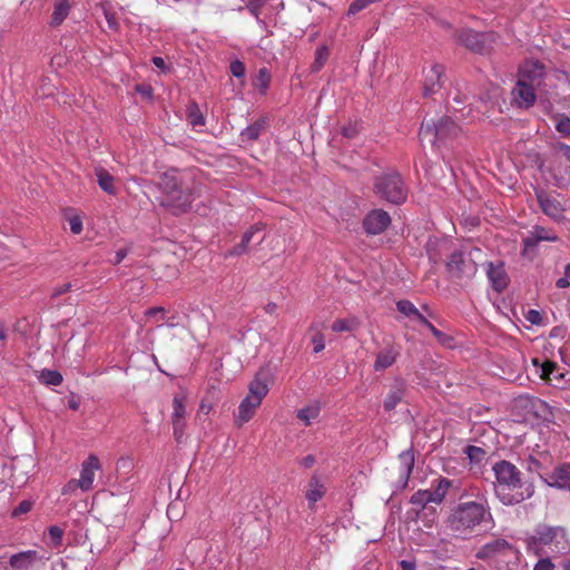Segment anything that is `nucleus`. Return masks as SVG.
<instances>
[{
  "instance_id": "e433bc0d",
  "label": "nucleus",
  "mask_w": 570,
  "mask_h": 570,
  "mask_svg": "<svg viewBox=\"0 0 570 570\" xmlns=\"http://www.w3.org/2000/svg\"><path fill=\"white\" fill-rule=\"evenodd\" d=\"M309 331L314 332L312 336V343L314 345V353H320L325 348V338L324 335L320 332L316 325H312Z\"/></svg>"
},
{
  "instance_id": "f8f14e48",
  "label": "nucleus",
  "mask_w": 570,
  "mask_h": 570,
  "mask_svg": "<svg viewBox=\"0 0 570 570\" xmlns=\"http://www.w3.org/2000/svg\"><path fill=\"white\" fill-rule=\"evenodd\" d=\"M459 41L464 45L466 48L476 51L483 52L487 47V41L491 38L489 33H480L473 30L466 29L462 30L459 35Z\"/></svg>"
},
{
  "instance_id": "412c9836",
  "label": "nucleus",
  "mask_w": 570,
  "mask_h": 570,
  "mask_svg": "<svg viewBox=\"0 0 570 570\" xmlns=\"http://www.w3.org/2000/svg\"><path fill=\"white\" fill-rule=\"evenodd\" d=\"M532 364L537 368V374H539L542 380L552 381V375L558 380L563 377L562 373H556L557 365L551 361L540 363L539 358H533Z\"/></svg>"
},
{
  "instance_id": "49530a36",
  "label": "nucleus",
  "mask_w": 570,
  "mask_h": 570,
  "mask_svg": "<svg viewBox=\"0 0 570 570\" xmlns=\"http://www.w3.org/2000/svg\"><path fill=\"white\" fill-rule=\"evenodd\" d=\"M533 570H554V564L550 558H541L535 564Z\"/></svg>"
},
{
  "instance_id": "680f3d73",
  "label": "nucleus",
  "mask_w": 570,
  "mask_h": 570,
  "mask_svg": "<svg viewBox=\"0 0 570 570\" xmlns=\"http://www.w3.org/2000/svg\"><path fill=\"white\" fill-rule=\"evenodd\" d=\"M400 566L403 570H416L415 569V563L412 562V561H409V560H402L400 562Z\"/></svg>"
},
{
  "instance_id": "4d7b16f0",
  "label": "nucleus",
  "mask_w": 570,
  "mask_h": 570,
  "mask_svg": "<svg viewBox=\"0 0 570 570\" xmlns=\"http://www.w3.org/2000/svg\"><path fill=\"white\" fill-rule=\"evenodd\" d=\"M557 287L558 288H567L570 286V277H567L564 275V277H560L557 283H556Z\"/></svg>"
},
{
  "instance_id": "c756f323",
  "label": "nucleus",
  "mask_w": 570,
  "mask_h": 570,
  "mask_svg": "<svg viewBox=\"0 0 570 570\" xmlns=\"http://www.w3.org/2000/svg\"><path fill=\"white\" fill-rule=\"evenodd\" d=\"M266 121L264 119L257 120L254 124L249 125L242 131V137L245 140H255L259 137L262 131L264 130Z\"/></svg>"
},
{
  "instance_id": "473e14b6",
  "label": "nucleus",
  "mask_w": 570,
  "mask_h": 570,
  "mask_svg": "<svg viewBox=\"0 0 570 570\" xmlns=\"http://www.w3.org/2000/svg\"><path fill=\"white\" fill-rule=\"evenodd\" d=\"M330 51L326 46H321L315 50V58L312 65V70L314 72L320 71L328 59Z\"/></svg>"
},
{
  "instance_id": "0eeeda50",
  "label": "nucleus",
  "mask_w": 570,
  "mask_h": 570,
  "mask_svg": "<svg viewBox=\"0 0 570 570\" xmlns=\"http://www.w3.org/2000/svg\"><path fill=\"white\" fill-rule=\"evenodd\" d=\"M374 191L382 199L401 204L406 199V188L400 175L394 171L382 174L374 181Z\"/></svg>"
},
{
  "instance_id": "c9c22d12",
  "label": "nucleus",
  "mask_w": 570,
  "mask_h": 570,
  "mask_svg": "<svg viewBox=\"0 0 570 570\" xmlns=\"http://www.w3.org/2000/svg\"><path fill=\"white\" fill-rule=\"evenodd\" d=\"M414 504L425 505L428 503H434V495L431 490L417 491L411 499Z\"/></svg>"
},
{
  "instance_id": "09e8293b",
  "label": "nucleus",
  "mask_w": 570,
  "mask_h": 570,
  "mask_svg": "<svg viewBox=\"0 0 570 570\" xmlns=\"http://www.w3.org/2000/svg\"><path fill=\"white\" fill-rule=\"evenodd\" d=\"M175 438L180 441L184 436L185 423L184 420H173Z\"/></svg>"
},
{
  "instance_id": "58836bf2",
  "label": "nucleus",
  "mask_w": 570,
  "mask_h": 570,
  "mask_svg": "<svg viewBox=\"0 0 570 570\" xmlns=\"http://www.w3.org/2000/svg\"><path fill=\"white\" fill-rule=\"evenodd\" d=\"M465 453L471 462L479 463L485 456V451L479 446L469 445L465 449Z\"/></svg>"
},
{
  "instance_id": "1a4fd4ad",
  "label": "nucleus",
  "mask_w": 570,
  "mask_h": 570,
  "mask_svg": "<svg viewBox=\"0 0 570 570\" xmlns=\"http://www.w3.org/2000/svg\"><path fill=\"white\" fill-rule=\"evenodd\" d=\"M101 469L97 455L90 454L81 464L80 476L77 480L82 491H89L94 487L96 472Z\"/></svg>"
},
{
  "instance_id": "a19ab883",
  "label": "nucleus",
  "mask_w": 570,
  "mask_h": 570,
  "mask_svg": "<svg viewBox=\"0 0 570 570\" xmlns=\"http://www.w3.org/2000/svg\"><path fill=\"white\" fill-rule=\"evenodd\" d=\"M146 317L148 322H158L166 320V311L164 307H151L147 309Z\"/></svg>"
},
{
  "instance_id": "37998d69",
  "label": "nucleus",
  "mask_w": 570,
  "mask_h": 570,
  "mask_svg": "<svg viewBox=\"0 0 570 570\" xmlns=\"http://www.w3.org/2000/svg\"><path fill=\"white\" fill-rule=\"evenodd\" d=\"M257 87H259L262 92H265V90L268 87L269 83V75L266 69H261L257 75Z\"/></svg>"
},
{
  "instance_id": "ddd939ff",
  "label": "nucleus",
  "mask_w": 570,
  "mask_h": 570,
  "mask_svg": "<svg viewBox=\"0 0 570 570\" xmlns=\"http://www.w3.org/2000/svg\"><path fill=\"white\" fill-rule=\"evenodd\" d=\"M544 75V67L538 61H525L519 69V80L540 86L541 79Z\"/></svg>"
},
{
  "instance_id": "20e7f679",
  "label": "nucleus",
  "mask_w": 570,
  "mask_h": 570,
  "mask_svg": "<svg viewBox=\"0 0 570 570\" xmlns=\"http://www.w3.org/2000/svg\"><path fill=\"white\" fill-rule=\"evenodd\" d=\"M527 549L535 556L563 553L568 549L566 532L560 527L539 525L527 539Z\"/></svg>"
},
{
  "instance_id": "39448f33",
  "label": "nucleus",
  "mask_w": 570,
  "mask_h": 570,
  "mask_svg": "<svg viewBox=\"0 0 570 570\" xmlns=\"http://www.w3.org/2000/svg\"><path fill=\"white\" fill-rule=\"evenodd\" d=\"M269 391V382L266 375L257 374L248 385V393L238 405L235 416V423L238 426L249 422L256 410L261 406L263 400Z\"/></svg>"
},
{
  "instance_id": "5fc2aeb1",
  "label": "nucleus",
  "mask_w": 570,
  "mask_h": 570,
  "mask_svg": "<svg viewBox=\"0 0 570 570\" xmlns=\"http://www.w3.org/2000/svg\"><path fill=\"white\" fill-rule=\"evenodd\" d=\"M505 546H507V542H505V541H499V540H497V541H494V542H492V543L487 544V546L484 547V550H491V551H494V550H497V549H499V548H503V547H505Z\"/></svg>"
},
{
  "instance_id": "f704fd0d",
  "label": "nucleus",
  "mask_w": 570,
  "mask_h": 570,
  "mask_svg": "<svg viewBox=\"0 0 570 570\" xmlns=\"http://www.w3.org/2000/svg\"><path fill=\"white\" fill-rule=\"evenodd\" d=\"M174 411L171 420H184L186 415V397L183 394H178L174 397Z\"/></svg>"
},
{
  "instance_id": "423d86ee",
  "label": "nucleus",
  "mask_w": 570,
  "mask_h": 570,
  "mask_svg": "<svg viewBox=\"0 0 570 570\" xmlns=\"http://www.w3.org/2000/svg\"><path fill=\"white\" fill-rule=\"evenodd\" d=\"M460 131V127L448 116L438 120L431 118L425 119L421 126L420 139L423 144H429L433 148H440L448 140L455 137Z\"/></svg>"
},
{
  "instance_id": "79ce46f5",
  "label": "nucleus",
  "mask_w": 570,
  "mask_h": 570,
  "mask_svg": "<svg viewBox=\"0 0 570 570\" xmlns=\"http://www.w3.org/2000/svg\"><path fill=\"white\" fill-rule=\"evenodd\" d=\"M68 223L70 226V230L78 235L82 232V217L78 214H72L68 217Z\"/></svg>"
},
{
  "instance_id": "bb28decb",
  "label": "nucleus",
  "mask_w": 570,
  "mask_h": 570,
  "mask_svg": "<svg viewBox=\"0 0 570 570\" xmlns=\"http://www.w3.org/2000/svg\"><path fill=\"white\" fill-rule=\"evenodd\" d=\"M397 311L412 321L425 322V317L410 301H399L396 304Z\"/></svg>"
},
{
  "instance_id": "2f4dec72",
  "label": "nucleus",
  "mask_w": 570,
  "mask_h": 570,
  "mask_svg": "<svg viewBox=\"0 0 570 570\" xmlns=\"http://www.w3.org/2000/svg\"><path fill=\"white\" fill-rule=\"evenodd\" d=\"M403 397V390L401 387H395L393 390H391L385 400H384V409L385 411H392L394 410L397 404L401 402Z\"/></svg>"
},
{
  "instance_id": "338daca9",
  "label": "nucleus",
  "mask_w": 570,
  "mask_h": 570,
  "mask_svg": "<svg viewBox=\"0 0 570 570\" xmlns=\"http://www.w3.org/2000/svg\"><path fill=\"white\" fill-rule=\"evenodd\" d=\"M166 325H167L168 327H174V326H177V325H178V322L176 321V318H175V317H169V318H167V323H166Z\"/></svg>"
},
{
  "instance_id": "13d9d810",
  "label": "nucleus",
  "mask_w": 570,
  "mask_h": 570,
  "mask_svg": "<svg viewBox=\"0 0 570 570\" xmlns=\"http://www.w3.org/2000/svg\"><path fill=\"white\" fill-rule=\"evenodd\" d=\"M315 463V458L313 455H306L305 458L302 459L301 461V464L304 466V468H311L313 466Z\"/></svg>"
},
{
  "instance_id": "4c0bfd02",
  "label": "nucleus",
  "mask_w": 570,
  "mask_h": 570,
  "mask_svg": "<svg viewBox=\"0 0 570 570\" xmlns=\"http://www.w3.org/2000/svg\"><path fill=\"white\" fill-rule=\"evenodd\" d=\"M188 120L194 127L203 126L205 122L199 108L195 104L188 107Z\"/></svg>"
},
{
  "instance_id": "69168bd1",
  "label": "nucleus",
  "mask_w": 570,
  "mask_h": 570,
  "mask_svg": "<svg viewBox=\"0 0 570 570\" xmlns=\"http://www.w3.org/2000/svg\"><path fill=\"white\" fill-rule=\"evenodd\" d=\"M342 134H343L345 137L351 138V137H353V136H354V134H355V129H353V128H343Z\"/></svg>"
},
{
  "instance_id": "5701e85b",
  "label": "nucleus",
  "mask_w": 570,
  "mask_h": 570,
  "mask_svg": "<svg viewBox=\"0 0 570 570\" xmlns=\"http://www.w3.org/2000/svg\"><path fill=\"white\" fill-rule=\"evenodd\" d=\"M325 493L324 484L317 475H313L308 482L306 499L311 504L316 503Z\"/></svg>"
},
{
  "instance_id": "774afa93",
  "label": "nucleus",
  "mask_w": 570,
  "mask_h": 570,
  "mask_svg": "<svg viewBox=\"0 0 570 570\" xmlns=\"http://www.w3.org/2000/svg\"><path fill=\"white\" fill-rule=\"evenodd\" d=\"M69 407L72 409V410H78L79 407V402L76 401V400H70L69 401Z\"/></svg>"
},
{
  "instance_id": "b1692460",
  "label": "nucleus",
  "mask_w": 570,
  "mask_h": 570,
  "mask_svg": "<svg viewBox=\"0 0 570 570\" xmlns=\"http://www.w3.org/2000/svg\"><path fill=\"white\" fill-rule=\"evenodd\" d=\"M95 174L97 176L99 187L109 195H116L117 188L115 186L114 176L101 167L96 168Z\"/></svg>"
},
{
  "instance_id": "a211bd4d",
  "label": "nucleus",
  "mask_w": 570,
  "mask_h": 570,
  "mask_svg": "<svg viewBox=\"0 0 570 570\" xmlns=\"http://www.w3.org/2000/svg\"><path fill=\"white\" fill-rule=\"evenodd\" d=\"M487 275L497 292L503 291L508 285V276L501 264H488Z\"/></svg>"
},
{
  "instance_id": "7ed1b4c3",
  "label": "nucleus",
  "mask_w": 570,
  "mask_h": 570,
  "mask_svg": "<svg viewBox=\"0 0 570 570\" xmlns=\"http://www.w3.org/2000/svg\"><path fill=\"white\" fill-rule=\"evenodd\" d=\"M487 517H490L489 508L483 501H470L460 503L449 517L448 523L450 529L458 535L466 537Z\"/></svg>"
},
{
  "instance_id": "4be33fe9",
  "label": "nucleus",
  "mask_w": 570,
  "mask_h": 570,
  "mask_svg": "<svg viewBox=\"0 0 570 570\" xmlns=\"http://www.w3.org/2000/svg\"><path fill=\"white\" fill-rule=\"evenodd\" d=\"M459 487L460 482L458 481H452L446 478L439 479L435 489L431 490L434 495V503H441L450 489H459Z\"/></svg>"
},
{
  "instance_id": "a18cd8bd",
  "label": "nucleus",
  "mask_w": 570,
  "mask_h": 570,
  "mask_svg": "<svg viewBox=\"0 0 570 570\" xmlns=\"http://www.w3.org/2000/svg\"><path fill=\"white\" fill-rule=\"evenodd\" d=\"M421 324H423L426 328L430 330V332L434 335V337L441 342V343H445V340L448 338L446 335L444 333H442L441 331H439L432 323H430L426 318H425V322H422Z\"/></svg>"
},
{
  "instance_id": "052dcab7",
  "label": "nucleus",
  "mask_w": 570,
  "mask_h": 570,
  "mask_svg": "<svg viewBox=\"0 0 570 570\" xmlns=\"http://www.w3.org/2000/svg\"><path fill=\"white\" fill-rule=\"evenodd\" d=\"M49 533L56 540H60L62 535V531L58 527H51Z\"/></svg>"
},
{
  "instance_id": "de8ad7c7",
  "label": "nucleus",
  "mask_w": 570,
  "mask_h": 570,
  "mask_svg": "<svg viewBox=\"0 0 570 570\" xmlns=\"http://www.w3.org/2000/svg\"><path fill=\"white\" fill-rule=\"evenodd\" d=\"M230 72L233 73V76L240 78L245 73V66L243 65V62L238 60L233 61L230 63Z\"/></svg>"
},
{
  "instance_id": "bf43d9fd",
  "label": "nucleus",
  "mask_w": 570,
  "mask_h": 570,
  "mask_svg": "<svg viewBox=\"0 0 570 570\" xmlns=\"http://www.w3.org/2000/svg\"><path fill=\"white\" fill-rule=\"evenodd\" d=\"M126 256H127V250L126 249H119V250H117L112 263L114 264H119Z\"/></svg>"
},
{
  "instance_id": "6e6552de",
  "label": "nucleus",
  "mask_w": 570,
  "mask_h": 570,
  "mask_svg": "<svg viewBox=\"0 0 570 570\" xmlns=\"http://www.w3.org/2000/svg\"><path fill=\"white\" fill-rule=\"evenodd\" d=\"M448 271L454 277H471L476 273V264L470 255L454 252L446 263Z\"/></svg>"
},
{
  "instance_id": "c85d7f7f",
  "label": "nucleus",
  "mask_w": 570,
  "mask_h": 570,
  "mask_svg": "<svg viewBox=\"0 0 570 570\" xmlns=\"http://www.w3.org/2000/svg\"><path fill=\"white\" fill-rule=\"evenodd\" d=\"M69 2L68 0H57L55 3L52 18H51V24L52 26H59L62 23V21L67 18L69 13Z\"/></svg>"
},
{
  "instance_id": "864d4df0",
  "label": "nucleus",
  "mask_w": 570,
  "mask_h": 570,
  "mask_svg": "<svg viewBox=\"0 0 570 570\" xmlns=\"http://www.w3.org/2000/svg\"><path fill=\"white\" fill-rule=\"evenodd\" d=\"M105 17H106L108 27L114 30L117 29L118 23H117V20L115 19V17L108 11H105Z\"/></svg>"
},
{
  "instance_id": "3c124183",
  "label": "nucleus",
  "mask_w": 570,
  "mask_h": 570,
  "mask_svg": "<svg viewBox=\"0 0 570 570\" xmlns=\"http://www.w3.org/2000/svg\"><path fill=\"white\" fill-rule=\"evenodd\" d=\"M263 3H264V0H249V4H248L249 12L254 17L258 18L259 9L263 6Z\"/></svg>"
},
{
  "instance_id": "0e129e2a",
  "label": "nucleus",
  "mask_w": 570,
  "mask_h": 570,
  "mask_svg": "<svg viewBox=\"0 0 570 570\" xmlns=\"http://www.w3.org/2000/svg\"><path fill=\"white\" fill-rule=\"evenodd\" d=\"M153 62L157 68H165V60L161 57H155Z\"/></svg>"
},
{
  "instance_id": "c03bdc74",
  "label": "nucleus",
  "mask_w": 570,
  "mask_h": 570,
  "mask_svg": "<svg viewBox=\"0 0 570 570\" xmlns=\"http://www.w3.org/2000/svg\"><path fill=\"white\" fill-rule=\"evenodd\" d=\"M373 2L374 0H354L348 8V13L355 14L356 12L365 9Z\"/></svg>"
},
{
  "instance_id": "ea45409f",
  "label": "nucleus",
  "mask_w": 570,
  "mask_h": 570,
  "mask_svg": "<svg viewBox=\"0 0 570 570\" xmlns=\"http://www.w3.org/2000/svg\"><path fill=\"white\" fill-rule=\"evenodd\" d=\"M556 129L563 136L570 135V118L566 116L556 117Z\"/></svg>"
},
{
  "instance_id": "9b49d317",
  "label": "nucleus",
  "mask_w": 570,
  "mask_h": 570,
  "mask_svg": "<svg viewBox=\"0 0 570 570\" xmlns=\"http://www.w3.org/2000/svg\"><path fill=\"white\" fill-rule=\"evenodd\" d=\"M537 87V85L524 82V80L518 79L517 86L512 90L513 101L521 108L531 107L535 101L534 90Z\"/></svg>"
},
{
  "instance_id": "dca6fc26",
  "label": "nucleus",
  "mask_w": 570,
  "mask_h": 570,
  "mask_svg": "<svg viewBox=\"0 0 570 570\" xmlns=\"http://www.w3.org/2000/svg\"><path fill=\"white\" fill-rule=\"evenodd\" d=\"M38 560V553L33 550H28L12 554L9 559V564L12 570H30Z\"/></svg>"
},
{
  "instance_id": "e2e57ef3",
  "label": "nucleus",
  "mask_w": 570,
  "mask_h": 570,
  "mask_svg": "<svg viewBox=\"0 0 570 570\" xmlns=\"http://www.w3.org/2000/svg\"><path fill=\"white\" fill-rule=\"evenodd\" d=\"M559 150L570 160V146L561 144Z\"/></svg>"
},
{
  "instance_id": "4468645a",
  "label": "nucleus",
  "mask_w": 570,
  "mask_h": 570,
  "mask_svg": "<svg viewBox=\"0 0 570 570\" xmlns=\"http://www.w3.org/2000/svg\"><path fill=\"white\" fill-rule=\"evenodd\" d=\"M400 355V347L397 345L389 344L383 347L377 354L373 364L376 372L385 371L391 367Z\"/></svg>"
},
{
  "instance_id": "f03ea898",
  "label": "nucleus",
  "mask_w": 570,
  "mask_h": 570,
  "mask_svg": "<svg viewBox=\"0 0 570 570\" xmlns=\"http://www.w3.org/2000/svg\"><path fill=\"white\" fill-rule=\"evenodd\" d=\"M495 476L494 492L505 505H513L530 498L533 491L522 481L521 471L511 462L502 460L492 466Z\"/></svg>"
},
{
  "instance_id": "2eb2a0df",
  "label": "nucleus",
  "mask_w": 570,
  "mask_h": 570,
  "mask_svg": "<svg viewBox=\"0 0 570 570\" xmlns=\"http://www.w3.org/2000/svg\"><path fill=\"white\" fill-rule=\"evenodd\" d=\"M443 70L442 65L433 63L424 71L423 91L425 96L438 91L441 86Z\"/></svg>"
},
{
  "instance_id": "7c9ffc66",
  "label": "nucleus",
  "mask_w": 570,
  "mask_h": 570,
  "mask_svg": "<svg viewBox=\"0 0 570 570\" xmlns=\"http://www.w3.org/2000/svg\"><path fill=\"white\" fill-rule=\"evenodd\" d=\"M360 326V321L356 317H350L345 320H336L332 324V330L334 332H351L355 331Z\"/></svg>"
},
{
  "instance_id": "6ab92c4d",
  "label": "nucleus",
  "mask_w": 570,
  "mask_h": 570,
  "mask_svg": "<svg viewBox=\"0 0 570 570\" xmlns=\"http://www.w3.org/2000/svg\"><path fill=\"white\" fill-rule=\"evenodd\" d=\"M549 484L556 488H568L570 490V464L557 466L549 475Z\"/></svg>"
},
{
  "instance_id": "a878e982",
  "label": "nucleus",
  "mask_w": 570,
  "mask_h": 570,
  "mask_svg": "<svg viewBox=\"0 0 570 570\" xmlns=\"http://www.w3.org/2000/svg\"><path fill=\"white\" fill-rule=\"evenodd\" d=\"M263 228L262 226L259 225H254L252 226L247 232H245V234L243 235V238H242V242L236 245L230 252H229V255L230 256H239L242 254H244L247 249V246L249 244V242L252 240V238L254 237V235L257 233V232H261Z\"/></svg>"
},
{
  "instance_id": "72a5a7b5",
  "label": "nucleus",
  "mask_w": 570,
  "mask_h": 570,
  "mask_svg": "<svg viewBox=\"0 0 570 570\" xmlns=\"http://www.w3.org/2000/svg\"><path fill=\"white\" fill-rule=\"evenodd\" d=\"M39 380L46 385L57 386L62 382V375L55 370H43L40 373Z\"/></svg>"
},
{
  "instance_id": "393cba45",
  "label": "nucleus",
  "mask_w": 570,
  "mask_h": 570,
  "mask_svg": "<svg viewBox=\"0 0 570 570\" xmlns=\"http://www.w3.org/2000/svg\"><path fill=\"white\" fill-rule=\"evenodd\" d=\"M321 407L318 403H312L297 412L298 420L305 425H311L320 415Z\"/></svg>"
},
{
  "instance_id": "f3484780",
  "label": "nucleus",
  "mask_w": 570,
  "mask_h": 570,
  "mask_svg": "<svg viewBox=\"0 0 570 570\" xmlns=\"http://www.w3.org/2000/svg\"><path fill=\"white\" fill-rule=\"evenodd\" d=\"M538 202L540 204V207L542 212L553 218V219H560L563 214V208L561 204L550 195L541 191L538 193Z\"/></svg>"
},
{
  "instance_id": "f257e3e1",
  "label": "nucleus",
  "mask_w": 570,
  "mask_h": 570,
  "mask_svg": "<svg viewBox=\"0 0 570 570\" xmlns=\"http://www.w3.org/2000/svg\"><path fill=\"white\" fill-rule=\"evenodd\" d=\"M157 202L174 215L185 213L194 199L190 187L185 177L176 169L165 171L156 185Z\"/></svg>"
},
{
  "instance_id": "8fccbe9b",
  "label": "nucleus",
  "mask_w": 570,
  "mask_h": 570,
  "mask_svg": "<svg viewBox=\"0 0 570 570\" xmlns=\"http://www.w3.org/2000/svg\"><path fill=\"white\" fill-rule=\"evenodd\" d=\"M80 489V485L78 484V481L76 479H72L70 481H68L62 490H61V493L63 495H67V494H73V492L77 490V489Z\"/></svg>"
},
{
  "instance_id": "603ef678",
  "label": "nucleus",
  "mask_w": 570,
  "mask_h": 570,
  "mask_svg": "<svg viewBox=\"0 0 570 570\" xmlns=\"http://www.w3.org/2000/svg\"><path fill=\"white\" fill-rule=\"evenodd\" d=\"M31 510V502L29 501H22L14 510H13V515L17 517V515H20V514H23V513H27Z\"/></svg>"
},
{
  "instance_id": "cd10ccee",
  "label": "nucleus",
  "mask_w": 570,
  "mask_h": 570,
  "mask_svg": "<svg viewBox=\"0 0 570 570\" xmlns=\"http://www.w3.org/2000/svg\"><path fill=\"white\" fill-rule=\"evenodd\" d=\"M400 476L407 482L414 464V455L411 451H404L400 454Z\"/></svg>"
},
{
  "instance_id": "9d476101",
  "label": "nucleus",
  "mask_w": 570,
  "mask_h": 570,
  "mask_svg": "<svg viewBox=\"0 0 570 570\" xmlns=\"http://www.w3.org/2000/svg\"><path fill=\"white\" fill-rule=\"evenodd\" d=\"M391 224L390 215L382 209L371 210L364 218L363 225L367 234L377 235L383 233Z\"/></svg>"
},
{
  "instance_id": "aec40b11",
  "label": "nucleus",
  "mask_w": 570,
  "mask_h": 570,
  "mask_svg": "<svg viewBox=\"0 0 570 570\" xmlns=\"http://www.w3.org/2000/svg\"><path fill=\"white\" fill-rule=\"evenodd\" d=\"M557 235L551 233L550 230H547L546 228L541 226H535L530 233V236L523 239L524 247H531L534 246L537 243L547 240V242H556Z\"/></svg>"
},
{
  "instance_id": "6e6d98bb",
  "label": "nucleus",
  "mask_w": 570,
  "mask_h": 570,
  "mask_svg": "<svg viewBox=\"0 0 570 570\" xmlns=\"http://www.w3.org/2000/svg\"><path fill=\"white\" fill-rule=\"evenodd\" d=\"M136 90L146 98L151 97V88L150 87L139 85L136 87Z\"/></svg>"
}]
</instances>
